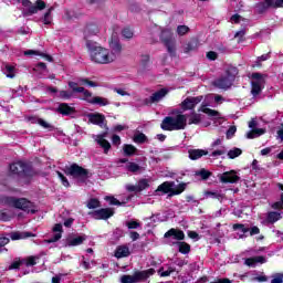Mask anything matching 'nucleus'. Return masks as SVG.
<instances>
[{"instance_id": "obj_19", "label": "nucleus", "mask_w": 283, "mask_h": 283, "mask_svg": "<svg viewBox=\"0 0 283 283\" xmlns=\"http://www.w3.org/2000/svg\"><path fill=\"white\" fill-rule=\"evenodd\" d=\"M198 103H202V96H197V97H187L182 103H181V108L184 111L187 109H193L198 105Z\"/></svg>"}, {"instance_id": "obj_35", "label": "nucleus", "mask_w": 283, "mask_h": 283, "mask_svg": "<svg viewBox=\"0 0 283 283\" xmlns=\"http://www.w3.org/2000/svg\"><path fill=\"white\" fill-rule=\"evenodd\" d=\"M123 151H124L125 156H134V154H136V151H138V149L136 148V146H134L132 144H125L123 146Z\"/></svg>"}, {"instance_id": "obj_40", "label": "nucleus", "mask_w": 283, "mask_h": 283, "mask_svg": "<svg viewBox=\"0 0 283 283\" xmlns=\"http://www.w3.org/2000/svg\"><path fill=\"white\" fill-rule=\"evenodd\" d=\"M179 253H182L184 255H187L191 251V245H189L187 242H179Z\"/></svg>"}, {"instance_id": "obj_29", "label": "nucleus", "mask_w": 283, "mask_h": 283, "mask_svg": "<svg viewBox=\"0 0 283 283\" xmlns=\"http://www.w3.org/2000/svg\"><path fill=\"white\" fill-rule=\"evenodd\" d=\"M96 140H97V144L104 148V154H107V151L112 149V144H109L107 139H105V135H98Z\"/></svg>"}, {"instance_id": "obj_8", "label": "nucleus", "mask_w": 283, "mask_h": 283, "mask_svg": "<svg viewBox=\"0 0 283 283\" xmlns=\"http://www.w3.org/2000/svg\"><path fill=\"white\" fill-rule=\"evenodd\" d=\"M160 39L163 43L166 45L169 54H176V39H174V34L171 30L164 29L161 30Z\"/></svg>"}, {"instance_id": "obj_61", "label": "nucleus", "mask_w": 283, "mask_h": 283, "mask_svg": "<svg viewBox=\"0 0 283 283\" xmlns=\"http://www.w3.org/2000/svg\"><path fill=\"white\" fill-rule=\"evenodd\" d=\"M112 143H113V145H115V147H118L120 145V136L113 135Z\"/></svg>"}, {"instance_id": "obj_33", "label": "nucleus", "mask_w": 283, "mask_h": 283, "mask_svg": "<svg viewBox=\"0 0 283 283\" xmlns=\"http://www.w3.org/2000/svg\"><path fill=\"white\" fill-rule=\"evenodd\" d=\"M2 72L3 74H6L8 78H14L17 69L13 65L6 64L4 67L2 69Z\"/></svg>"}, {"instance_id": "obj_63", "label": "nucleus", "mask_w": 283, "mask_h": 283, "mask_svg": "<svg viewBox=\"0 0 283 283\" xmlns=\"http://www.w3.org/2000/svg\"><path fill=\"white\" fill-rule=\"evenodd\" d=\"M140 63L145 67V65H147V63H149V55L148 54L142 55Z\"/></svg>"}, {"instance_id": "obj_13", "label": "nucleus", "mask_w": 283, "mask_h": 283, "mask_svg": "<svg viewBox=\"0 0 283 283\" xmlns=\"http://www.w3.org/2000/svg\"><path fill=\"white\" fill-rule=\"evenodd\" d=\"M88 216L93 218L94 220H109L112 216H114V209L113 208H102L98 210H95L93 212H90Z\"/></svg>"}, {"instance_id": "obj_20", "label": "nucleus", "mask_w": 283, "mask_h": 283, "mask_svg": "<svg viewBox=\"0 0 283 283\" xmlns=\"http://www.w3.org/2000/svg\"><path fill=\"white\" fill-rule=\"evenodd\" d=\"M169 94V90L161 88L155 93L151 94V96L146 99V103H159V101H163L164 97H166Z\"/></svg>"}, {"instance_id": "obj_48", "label": "nucleus", "mask_w": 283, "mask_h": 283, "mask_svg": "<svg viewBox=\"0 0 283 283\" xmlns=\"http://www.w3.org/2000/svg\"><path fill=\"white\" fill-rule=\"evenodd\" d=\"M99 207H101V201H98V199H96V198H92L87 202V208L88 209H98Z\"/></svg>"}, {"instance_id": "obj_64", "label": "nucleus", "mask_w": 283, "mask_h": 283, "mask_svg": "<svg viewBox=\"0 0 283 283\" xmlns=\"http://www.w3.org/2000/svg\"><path fill=\"white\" fill-rule=\"evenodd\" d=\"M272 209H283V202L276 201L272 205Z\"/></svg>"}, {"instance_id": "obj_39", "label": "nucleus", "mask_w": 283, "mask_h": 283, "mask_svg": "<svg viewBox=\"0 0 283 283\" xmlns=\"http://www.w3.org/2000/svg\"><path fill=\"white\" fill-rule=\"evenodd\" d=\"M36 260H39V256H29V258L22 259V262L24 266H35Z\"/></svg>"}, {"instance_id": "obj_4", "label": "nucleus", "mask_w": 283, "mask_h": 283, "mask_svg": "<svg viewBox=\"0 0 283 283\" xmlns=\"http://www.w3.org/2000/svg\"><path fill=\"white\" fill-rule=\"evenodd\" d=\"M66 176H72L75 178L80 185L83 182H87V179L92 177V172L77 164H72L71 166L65 168Z\"/></svg>"}, {"instance_id": "obj_16", "label": "nucleus", "mask_w": 283, "mask_h": 283, "mask_svg": "<svg viewBox=\"0 0 283 283\" xmlns=\"http://www.w3.org/2000/svg\"><path fill=\"white\" fill-rule=\"evenodd\" d=\"M87 240V235L71 234L65 240V247H81Z\"/></svg>"}, {"instance_id": "obj_59", "label": "nucleus", "mask_w": 283, "mask_h": 283, "mask_svg": "<svg viewBox=\"0 0 283 283\" xmlns=\"http://www.w3.org/2000/svg\"><path fill=\"white\" fill-rule=\"evenodd\" d=\"M193 50H196V48L192 43H187L186 45H184L185 54H189V52H193Z\"/></svg>"}, {"instance_id": "obj_30", "label": "nucleus", "mask_w": 283, "mask_h": 283, "mask_svg": "<svg viewBox=\"0 0 283 283\" xmlns=\"http://www.w3.org/2000/svg\"><path fill=\"white\" fill-rule=\"evenodd\" d=\"M188 118V125H200L202 117L198 113H191L190 115H186V119Z\"/></svg>"}, {"instance_id": "obj_43", "label": "nucleus", "mask_w": 283, "mask_h": 283, "mask_svg": "<svg viewBox=\"0 0 283 283\" xmlns=\"http://www.w3.org/2000/svg\"><path fill=\"white\" fill-rule=\"evenodd\" d=\"M52 10H54V8H50L48 10V12L44 14V17H43L44 25H51L52 24Z\"/></svg>"}, {"instance_id": "obj_3", "label": "nucleus", "mask_w": 283, "mask_h": 283, "mask_svg": "<svg viewBox=\"0 0 283 283\" xmlns=\"http://www.w3.org/2000/svg\"><path fill=\"white\" fill-rule=\"evenodd\" d=\"M235 76H238V69L235 66H230L227 69L224 75H221L213 82V85L214 87H219V90H229V87L233 85Z\"/></svg>"}, {"instance_id": "obj_6", "label": "nucleus", "mask_w": 283, "mask_h": 283, "mask_svg": "<svg viewBox=\"0 0 283 283\" xmlns=\"http://www.w3.org/2000/svg\"><path fill=\"white\" fill-rule=\"evenodd\" d=\"M156 273V270L148 269L145 271H137L134 273V275L124 274L120 276V283H138V282H145V280H148V277H151Z\"/></svg>"}, {"instance_id": "obj_18", "label": "nucleus", "mask_w": 283, "mask_h": 283, "mask_svg": "<svg viewBox=\"0 0 283 283\" xmlns=\"http://www.w3.org/2000/svg\"><path fill=\"white\" fill-rule=\"evenodd\" d=\"M53 237H51L50 239L48 240H44V242L46 244H52L54 242H59V240H61V238H63V226L61 223H56L54 227H53Z\"/></svg>"}, {"instance_id": "obj_45", "label": "nucleus", "mask_w": 283, "mask_h": 283, "mask_svg": "<svg viewBox=\"0 0 283 283\" xmlns=\"http://www.w3.org/2000/svg\"><path fill=\"white\" fill-rule=\"evenodd\" d=\"M262 134H264V129L259 128V129H254L252 132H249L247 134V138H258V136H262Z\"/></svg>"}, {"instance_id": "obj_34", "label": "nucleus", "mask_w": 283, "mask_h": 283, "mask_svg": "<svg viewBox=\"0 0 283 283\" xmlns=\"http://www.w3.org/2000/svg\"><path fill=\"white\" fill-rule=\"evenodd\" d=\"M101 32V29L96 24H88L85 29L86 36H96Z\"/></svg>"}, {"instance_id": "obj_9", "label": "nucleus", "mask_w": 283, "mask_h": 283, "mask_svg": "<svg viewBox=\"0 0 283 283\" xmlns=\"http://www.w3.org/2000/svg\"><path fill=\"white\" fill-rule=\"evenodd\" d=\"M125 165L124 169L125 171H128V174H134L135 176H137V174H143V171H145V168L142 167L140 165L134 163V161H129L127 158H123L119 159L117 161V165Z\"/></svg>"}, {"instance_id": "obj_56", "label": "nucleus", "mask_w": 283, "mask_h": 283, "mask_svg": "<svg viewBox=\"0 0 283 283\" xmlns=\"http://www.w3.org/2000/svg\"><path fill=\"white\" fill-rule=\"evenodd\" d=\"M20 266H23V259H19L14 261L10 266L9 270L12 271V269H19Z\"/></svg>"}, {"instance_id": "obj_28", "label": "nucleus", "mask_w": 283, "mask_h": 283, "mask_svg": "<svg viewBox=\"0 0 283 283\" xmlns=\"http://www.w3.org/2000/svg\"><path fill=\"white\" fill-rule=\"evenodd\" d=\"M130 254L129 252V248L126 245H119L116 251H115V258H128V255Z\"/></svg>"}, {"instance_id": "obj_37", "label": "nucleus", "mask_w": 283, "mask_h": 283, "mask_svg": "<svg viewBox=\"0 0 283 283\" xmlns=\"http://www.w3.org/2000/svg\"><path fill=\"white\" fill-rule=\"evenodd\" d=\"M175 272H176V269L171 266H168L167 270H165V268H160L158 270V275H160V277H169V275H171V273H175Z\"/></svg>"}, {"instance_id": "obj_41", "label": "nucleus", "mask_w": 283, "mask_h": 283, "mask_svg": "<svg viewBox=\"0 0 283 283\" xmlns=\"http://www.w3.org/2000/svg\"><path fill=\"white\" fill-rule=\"evenodd\" d=\"M104 200H106V202H109V205H115L116 207H123V205H125V202H120L113 196H106Z\"/></svg>"}, {"instance_id": "obj_31", "label": "nucleus", "mask_w": 283, "mask_h": 283, "mask_svg": "<svg viewBox=\"0 0 283 283\" xmlns=\"http://www.w3.org/2000/svg\"><path fill=\"white\" fill-rule=\"evenodd\" d=\"M29 120H30L31 123H36L38 125H40V126L43 127L44 129H54V127H53L50 123L45 122V120L42 119V118H39V117H30Z\"/></svg>"}, {"instance_id": "obj_57", "label": "nucleus", "mask_w": 283, "mask_h": 283, "mask_svg": "<svg viewBox=\"0 0 283 283\" xmlns=\"http://www.w3.org/2000/svg\"><path fill=\"white\" fill-rule=\"evenodd\" d=\"M57 176L64 187H70V181L67 180V178L65 176H63L62 172L57 171Z\"/></svg>"}, {"instance_id": "obj_52", "label": "nucleus", "mask_w": 283, "mask_h": 283, "mask_svg": "<svg viewBox=\"0 0 283 283\" xmlns=\"http://www.w3.org/2000/svg\"><path fill=\"white\" fill-rule=\"evenodd\" d=\"M122 36H124V39H133L134 31H132V29L129 28H125L124 30H122Z\"/></svg>"}, {"instance_id": "obj_2", "label": "nucleus", "mask_w": 283, "mask_h": 283, "mask_svg": "<svg viewBox=\"0 0 283 283\" xmlns=\"http://www.w3.org/2000/svg\"><path fill=\"white\" fill-rule=\"evenodd\" d=\"M160 127L164 132H178L185 129V127H187V115L178 113L176 115L167 116L163 119Z\"/></svg>"}, {"instance_id": "obj_21", "label": "nucleus", "mask_w": 283, "mask_h": 283, "mask_svg": "<svg viewBox=\"0 0 283 283\" xmlns=\"http://www.w3.org/2000/svg\"><path fill=\"white\" fill-rule=\"evenodd\" d=\"M88 120L93 125H98V127H105V115L101 113L88 114Z\"/></svg>"}, {"instance_id": "obj_7", "label": "nucleus", "mask_w": 283, "mask_h": 283, "mask_svg": "<svg viewBox=\"0 0 283 283\" xmlns=\"http://www.w3.org/2000/svg\"><path fill=\"white\" fill-rule=\"evenodd\" d=\"M255 12L258 14H264L270 8L277 10V8H283V0H262L255 4Z\"/></svg>"}, {"instance_id": "obj_22", "label": "nucleus", "mask_w": 283, "mask_h": 283, "mask_svg": "<svg viewBox=\"0 0 283 283\" xmlns=\"http://www.w3.org/2000/svg\"><path fill=\"white\" fill-rule=\"evenodd\" d=\"M164 238H174V240H185V232L178 229H170L168 230Z\"/></svg>"}, {"instance_id": "obj_49", "label": "nucleus", "mask_w": 283, "mask_h": 283, "mask_svg": "<svg viewBox=\"0 0 283 283\" xmlns=\"http://www.w3.org/2000/svg\"><path fill=\"white\" fill-rule=\"evenodd\" d=\"M196 176H200V178H202V180H208V178L211 177V172L208 171L207 169H201L196 172Z\"/></svg>"}, {"instance_id": "obj_25", "label": "nucleus", "mask_w": 283, "mask_h": 283, "mask_svg": "<svg viewBox=\"0 0 283 283\" xmlns=\"http://www.w3.org/2000/svg\"><path fill=\"white\" fill-rule=\"evenodd\" d=\"M188 154L190 160H199V158H202V156H207V154L209 153L205 149H191L188 151Z\"/></svg>"}, {"instance_id": "obj_32", "label": "nucleus", "mask_w": 283, "mask_h": 283, "mask_svg": "<svg viewBox=\"0 0 283 283\" xmlns=\"http://www.w3.org/2000/svg\"><path fill=\"white\" fill-rule=\"evenodd\" d=\"M91 105H99V107H105L109 105V99L102 96H94L91 101Z\"/></svg>"}, {"instance_id": "obj_17", "label": "nucleus", "mask_w": 283, "mask_h": 283, "mask_svg": "<svg viewBox=\"0 0 283 283\" xmlns=\"http://www.w3.org/2000/svg\"><path fill=\"white\" fill-rule=\"evenodd\" d=\"M22 6H24V8H29V13L31 14H36L39 10H45V2H43V0H36L35 4H32V2L24 0L22 2Z\"/></svg>"}, {"instance_id": "obj_11", "label": "nucleus", "mask_w": 283, "mask_h": 283, "mask_svg": "<svg viewBox=\"0 0 283 283\" xmlns=\"http://www.w3.org/2000/svg\"><path fill=\"white\" fill-rule=\"evenodd\" d=\"M263 87H264V75H262L261 73H253L251 94L254 96H258L262 92Z\"/></svg>"}, {"instance_id": "obj_23", "label": "nucleus", "mask_w": 283, "mask_h": 283, "mask_svg": "<svg viewBox=\"0 0 283 283\" xmlns=\"http://www.w3.org/2000/svg\"><path fill=\"white\" fill-rule=\"evenodd\" d=\"M57 112H59V114H62V116H70L72 114H74V112H76V109H74V107L70 106V104H67V103H62L59 105Z\"/></svg>"}, {"instance_id": "obj_53", "label": "nucleus", "mask_w": 283, "mask_h": 283, "mask_svg": "<svg viewBox=\"0 0 283 283\" xmlns=\"http://www.w3.org/2000/svg\"><path fill=\"white\" fill-rule=\"evenodd\" d=\"M60 98H64L65 101H69L73 96L72 91H60L59 93Z\"/></svg>"}, {"instance_id": "obj_1", "label": "nucleus", "mask_w": 283, "mask_h": 283, "mask_svg": "<svg viewBox=\"0 0 283 283\" xmlns=\"http://www.w3.org/2000/svg\"><path fill=\"white\" fill-rule=\"evenodd\" d=\"M88 50L90 57L93 63H97L98 65H109V63H114V61L120 56L123 52V44H120L118 34L113 33L109 41V49L92 45L88 46Z\"/></svg>"}, {"instance_id": "obj_5", "label": "nucleus", "mask_w": 283, "mask_h": 283, "mask_svg": "<svg viewBox=\"0 0 283 283\" xmlns=\"http://www.w3.org/2000/svg\"><path fill=\"white\" fill-rule=\"evenodd\" d=\"M187 189V184H179L176 187V182L174 181H165L161 185L158 186L156 189V193H168V198H171L174 196H180L182 191Z\"/></svg>"}, {"instance_id": "obj_26", "label": "nucleus", "mask_w": 283, "mask_h": 283, "mask_svg": "<svg viewBox=\"0 0 283 283\" xmlns=\"http://www.w3.org/2000/svg\"><path fill=\"white\" fill-rule=\"evenodd\" d=\"M35 234H32L31 232H11L10 238L11 240H25V238H34Z\"/></svg>"}, {"instance_id": "obj_51", "label": "nucleus", "mask_w": 283, "mask_h": 283, "mask_svg": "<svg viewBox=\"0 0 283 283\" xmlns=\"http://www.w3.org/2000/svg\"><path fill=\"white\" fill-rule=\"evenodd\" d=\"M134 142L135 143H140V144L147 143V136L145 134H143V133L136 134L134 136Z\"/></svg>"}, {"instance_id": "obj_55", "label": "nucleus", "mask_w": 283, "mask_h": 283, "mask_svg": "<svg viewBox=\"0 0 283 283\" xmlns=\"http://www.w3.org/2000/svg\"><path fill=\"white\" fill-rule=\"evenodd\" d=\"M126 227L128 229H138L140 228V222L136 221V220H130L126 223Z\"/></svg>"}, {"instance_id": "obj_47", "label": "nucleus", "mask_w": 283, "mask_h": 283, "mask_svg": "<svg viewBox=\"0 0 283 283\" xmlns=\"http://www.w3.org/2000/svg\"><path fill=\"white\" fill-rule=\"evenodd\" d=\"M149 187V180L147 179H140L137 184L138 191H145Z\"/></svg>"}, {"instance_id": "obj_36", "label": "nucleus", "mask_w": 283, "mask_h": 283, "mask_svg": "<svg viewBox=\"0 0 283 283\" xmlns=\"http://www.w3.org/2000/svg\"><path fill=\"white\" fill-rule=\"evenodd\" d=\"M77 94H82V96H81L82 101H86V103L92 104V99L94 98L92 96V92H90L88 90H85V87H83V91H78Z\"/></svg>"}, {"instance_id": "obj_10", "label": "nucleus", "mask_w": 283, "mask_h": 283, "mask_svg": "<svg viewBox=\"0 0 283 283\" xmlns=\"http://www.w3.org/2000/svg\"><path fill=\"white\" fill-rule=\"evenodd\" d=\"M11 174L15 176H30V166L23 161H17L9 166Z\"/></svg>"}, {"instance_id": "obj_54", "label": "nucleus", "mask_w": 283, "mask_h": 283, "mask_svg": "<svg viewBox=\"0 0 283 283\" xmlns=\"http://www.w3.org/2000/svg\"><path fill=\"white\" fill-rule=\"evenodd\" d=\"M187 32H189V27H187V25H179L177 28V34H179V36H185V34H187Z\"/></svg>"}, {"instance_id": "obj_60", "label": "nucleus", "mask_w": 283, "mask_h": 283, "mask_svg": "<svg viewBox=\"0 0 283 283\" xmlns=\"http://www.w3.org/2000/svg\"><path fill=\"white\" fill-rule=\"evenodd\" d=\"M266 280H269V277H266V275L264 274H261L259 276H254L252 279V282H266Z\"/></svg>"}, {"instance_id": "obj_62", "label": "nucleus", "mask_w": 283, "mask_h": 283, "mask_svg": "<svg viewBox=\"0 0 283 283\" xmlns=\"http://www.w3.org/2000/svg\"><path fill=\"white\" fill-rule=\"evenodd\" d=\"M231 23H240V21H242V17L240 14H233L230 18Z\"/></svg>"}, {"instance_id": "obj_24", "label": "nucleus", "mask_w": 283, "mask_h": 283, "mask_svg": "<svg viewBox=\"0 0 283 283\" xmlns=\"http://www.w3.org/2000/svg\"><path fill=\"white\" fill-rule=\"evenodd\" d=\"M266 262V259L264 256H253V258H248L244 261V264L247 266H255L256 264H264Z\"/></svg>"}, {"instance_id": "obj_14", "label": "nucleus", "mask_w": 283, "mask_h": 283, "mask_svg": "<svg viewBox=\"0 0 283 283\" xmlns=\"http://www.w3.org/2000/svg\"><path fill=\"white\" fill-rule=\"evenodd\" d=\"M8 202L12 207H15V209H21L22 211H27L28 213H30V209L32 208V202L23 198L17 199L11 197L8 199Z\"/></svg>"}, {"instance_id": "obj_27", "label": "nucleus", "mask_w": 283, "mask_h": 283, "mask_svg": "<svg viewBox=\"0 0 283 283\" xmlns=\"http://www.w3.org/2000/svg\"><path fill=\"white\" fill-rule=\"evenodd\" d=\"M279 220H282V212H268L266 222H269V224H275Z\"/></svg>"}, {"instance_id": "obj_12", "label": "nucleus", "mask_w": 283, "mask_h": 283, "mask_svg": "<svg viewBox=\"0 0 283 283\" xmlns=\"http://www.w3.org/2000/svg\"><path fill=\"white\" fill-rule=\"evenodd\" d=\"M219 180L223 185H235L237 182H240V175H238V171L235 170L226 171L219 175Z\"/></svg>"}, {"instance_id": "obj_58", "label": "nucleus", "mask_w": 283, "mask_h": 283, "mask_svg": "<svg viewBox=\"0 0 283 283\" xmlns=\"http://www.w3.org/2000/svg\"><path fill=\"white\" fill-rule=\"evenodd\" d=\"M271 283H283V274L277 273V274L273 275Z\"/></svg>"}, {"instance_id": "obj_50", "label": "nucleus", "mask_w": 283, "mask_h": 283, "mask_svg": "<svg viewBox=\"0 0 283 283\" xmlns=\"http://www.w3.org/2000/svg\"><path fill=\"white\" fill-rule=\"evenodd\" d=\"M206 198H212L214 200H222L223 196L220 192L207 191Z\"/></svg>"}, {"instance_id": "obj_46", "label": "nucleus", "mask_w": 283, "mask_h": 283, "mask_svg": "<svg viewBox=\"0 0 283 283\" xmlns=\"http://www.w3.org/2000/svg\"><path fill=\"white\" fill-rule=\"evenodd\" d=\"M232 229L234 231H241V233H249V227L242 224V223H234L232 226Z\"/></svg>"}, {"instance_id": "obj_38", "label": "nucleus", "mask_w": 283, "mask_h": 283, "mask_svg": "<svg viewBox=\"0 0 283 283\" xmlns=\"http://www.w3.org/2000/svg\"><path fill=\"white\" fill-rule=\"evenodd\" d=\"M212 158H218L219 156H224L227 154V148L224 146H220L219 148L211 149Z\"/></svg>"}, {"instance_id": "obj_15", "label": "nucleus", "mask_w": 283, "mask_h": 283, "mask_svg": "<svg viewBox=\"0 0 283 283\" xmlns=\"http://www.w3.org/2000/svg\"><path fill=\"white\" fill-rule=\"evenodd\" d=\"M78 85H88V87H98V84L96 82H92L87 78H80L78 82H69V87H71V90L73 92H83V86H78Z\"/></svg>"}, {"instance_id": "obj_42", "label": "nucleus", "mask_w": 283, "mask_h": 283, "mask_svg": "<svg viewBox=\"0 0 283 283\" xmlns=\"http://www.w3.org/2000/svg\"><path fill=\"white\" fill-rule=\"evenodd\" d=\"M239 156H242V149L240 148H232L228 151V157L233 160V158H238Z\"/></svg>"}, {"instance_id": "obj_44", "label": "nucleus", "mask_w": 283, "mask_h": 283, "mask_svg": "<svg viewBox=\"0 0 283 283\" xmlns=\"http://www.w3.org/2000/svg\"><path fill=\"white\" fill-rule=\"evenodd\" d=\"M201 112H203V114H208V116H214V117L220 116L218 111H213V109L207 107V105L201 106Z\"/></svg>"}]
</instances>
